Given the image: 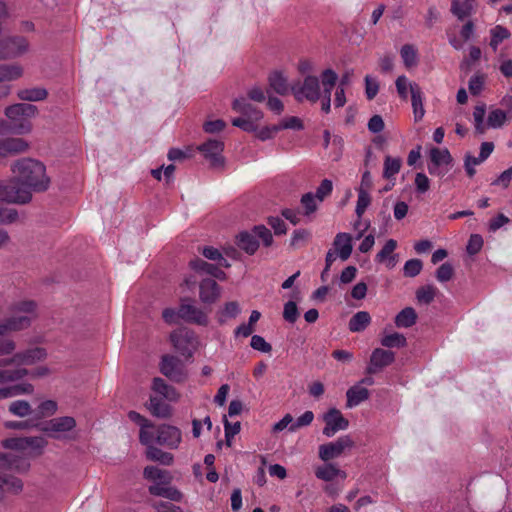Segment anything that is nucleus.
I'll return each instance as SVG.
<instances>
[{
  "label": "nucleus",
  "mask_w": 512,
  "mask_h": 512,
  "mask_svg": "<svg viewBox=\"0 0 512 512\" xmlns=\"http://www.w3.org/2000/svg\"><path fill=\"white\" fill-rule=\"evenodd\" d=\"M28 374V370L19 368L15 370H2L0 369V384L5 382H13L19 380Z\"/></svg>",
  "instance_id": "nucleus-49"
},
{
  "label": "nucleus",
  "mask_w": 512,
  "mask_h": 512,
  "mask_svg": "<svg viewBox=\"0 0 512 512\" xmlns=\"http://www.w3.org/2000/svg\"><path fill=\"white\" fill-rule=\"evenodd\" d=\"M269 88L279 95H286L291 90L287 77L281 71H273L268 76Z\"/></svg>",
  "instance_id": "nucleus-25"
},
{
  "label": "nucleus",
  "mask_w": 512,
  "mask_h": 512,
  "mask_svg": "<svg viewBox=\"0 0 512 512\" xmlns=\"http://www.w3.org/2000/svg\"><path fill=\"white\" fill-rule=\"evenodd\" d=\"M23 74V69L20 65H0V84L6 81H13L20 78Z\"/></svg>",
  "instance_id": "nucleus-39"
},
{
  "label": "nucleus",
  "mask_w": 512,
  "mask_h": 512,
  "mask_svg": "<svg viewBox=\"0 0 512 512\" xmlns=\"http://www.w3.org/2000/svg\"><path fill=\"white\" fill-rule=\"evenodd\" d=\"M12 172L16 179L0 181V196L7 203L26 204L32 199L31 191H46L50 179L45 166L31 158H23L13 163Z\"/></svg>",
  "instance_id": "nucleus-1"
},
{
  "label": "nucleus",
  "mask_w": 512,
  "mask_h": 512,
  "mask_svg": "<svg viewBox=\"0 0 512 512\" xmlns=\"http://www.w3.org/2000/svg\"><path fill=\"white\" fill-rule=\"evenodd\" d=\"M417 313L414 308L406 307L395 317V325L399 328H409L416 323Z\"/></svg>",
  "instance_id": "nucleus-35"
},
{
  "label": "nucleus",
  "mask_w": 512,
  "mask_h": 512,
  "mask_svg": "<svg viewBox=\"0 0 512 512\" xmlns=\"http://www.w3.org/2000/svg\"><path fill=\"white\" fill-rule=\"evenodd\" d=\"M395 360V353L390 350L376 348L370 356V363L367 368L369 374H375L384 367L389 366Z\"/></svg>",
  "instance_id": "nucleus-16"
},
{
  "label": "nucleus",
  "mask_w": 512,
  "mask_h": 512,
  "mask_svg": "<svg viewBox=\"0 0 512 512\" xmlns=\"http://www.w3.org/2000/svg\"><path fill=\"white\" fill-rule=\"evenodd\" d=\"M454 274L453 266L450 263H443L436 271V278L439 282L449 281Z\"/></svg>",
  "instance_id": "nucleus-62"
},
{
  "label": "nucleus",
  "mask_w": 512,
  "mask_h": 512,
  "mask_svg": "<svg viewBox=\"0 0 512 512\" xmlns=\"http://www.w3.org/2000/svg\"><path fill=\"white\" fill-rule=\"evenodd\" d=\"M485 159L481 158V155L479 154L478 157H475L471 155L470 153H466L464 157V168L468 175V177L472 178L476 174L475 166L480 165L482 162H484Z\"/></svg>",
  "instance_id": "nucleus-51"
},
{
  "label": "nucleus",
  "mask_w": 512,
  "mask_h": 512,
  "mask_svg": "<svg viewBox=\"0 0 512 512\" xmlns=\"http://www.w3.org/2000/svg\"><path fill=\"white\" fill-rule=\"evenodd\" d=\"M9 311L11 315L0 323L1 328L17 332L31 325L37 316V304L32 300H21L14 302Z\"/></svg>",
  "instance_id": "nucleus-2"
},
{
  "label": "nucleus",
  "mask_w": 512,
  "mask_h": 512,
  "mask_svg": "<svg viewBox=\"0 0 512 512\" xmlns=\"http://www.w3.org/2000/svg\"><path fill=\"white\" fill-rule=\"evenodd\" d=\"M128 417L140 426L139 441L141 444L154 442V424L136 411H130Z\"/></svg>",
  "instance_id": "nucleus-17"
},
{
  "label": "nucleus",
  "mask_w": 512,
  "mask_h": 512,
  "mask_svg": "<svg viewBox=\"0 0 512 512\" xmlns=\"http://www.w3.org/2000/svg\"><path fill=\"white\" fill-rule=\"evenodd\" d=\"M511 120V117H508V115L504 111H502V109L498 108L490 111L487 119V124L489 127L497 129L501 128L505 123Z\"/></svg>",
  "instance_id": "nucleus-41"
},
{
  "label": "nucleus",
  "mask_w": 512,
  "mask_h": 512,
  "mask_svg": "<svg viewBox=\"0 0 512 512\" xmlns=\"http://www.w3.org/2000/svg\"><path fill=\"white\" fill-rule=\"evenodd\" d=\"M9 412L18 417H25L32 413V408L27 401L17 400L9 405Z\"/></svg>",
  "instance_id": "nucleus-48"
},
{
  "label": "nucleus",
  "mask_w": 512,
  "mask_h": 512,
  "mask_svg": "<svg viewBox=\"0 0 512 512\" xmlns=\"http://www.w3.org/2000/svg\"><path fill=\"white\" fill-rule=\"evenodd\" d=\"M159 369L164 376L176 383H182L188 378L184 362L173 355H163Z\"/></svg>",
  "instance_id": "nucleus-8"
},
{
  "label": "nucleus",
  "mask_w": 512,
  "mask_h": 512,
  "mask_svg": "<svg viewBox=\"0 0 512 512\" xmlns=\"http://www.w3.org/2000/svg\"><path fill=\"white\" fill-rule=\"evenodd\" d=\"M47 96V90L42 87L26 88L17 92V97L19 99L30 102L44 100L47 98Z\"/></svg>",
  "instance_id": "nucleus-37"
},
{
  "label": "nucleus",
  "mask_w": 512,
  "mask_h": 512,
  "mask_svg": "<svg viewBox=\"0 0 512 512\" xmlns=\"http://www.w3.org/2000/svg\"><path fill=\"white\" fill-rule=\"evenodd\" d=\"M181 440L182 434L180 429L172 425L162 424L154 432V441L170 449L177 448Z\"/></svg>",
  "instance_id": "nucleus-12"
},
{
  "label": "nucleus",
  "mask_w": 512,
  "mask_h": 512,
  "mask_svg": "<svg viewBox=\"0 0 512 512\" xmlns=\"http://www.w3.org/2000/svg\"><path fill=\"white\" fill-rule=\"evenodd\" d=\"M299 317V311L294 301H288L284 305L283 318L288 323H295Z\"/></svg>",
  "instance_id": "nucleus-57"
},
{
  "label": "nucleus",
  "mask_w": 512,
  "mask_h": 512,
  "mask_svg": "<svg viewBox=\"0 0 512 512\" xmlns=\"http://www.w3.org/2000/svg\"><path fill=\"white\" fill-rule=\"evenodd\" d=\"M250 345L253 349L261 351L263 353H269L272 350V346L266 342V340L259 335H253L251 338Z\"/></svg>",
  "instance_id": "nucleus-63"
},
{
  "label": "nucleus",
  "mask_w": 512,
  "mask_h": 512,
  "mask_svg": "<svg viewBox=\"0 0 512 512\" xmlns=\"http://www.w3.org/2000/svg\"><path fill=\"white\" fill-rule=\"evenodd\" d=\"M239 312V304L236 301L228 302L220 312L219 322L224 323L228 318H235Z\"/></svg>",
  "instance_id": "nucleus-53"
},
{
  "label": "nucleus",
  "mask_w": 512,
  "mask_h": 512,
  "mask_svg": "<svg viewBox=\"0 0 512 512\" xmlns=\"http://www.w3.org/2000/svg\"><path fill=\"white\" fill-rule=\"evenodd\" d=\"M0 468L17 473H25L29 470L30 463L23 457L0 453Z\"/></svg>",
  "instance_id": "nucleus-18"
},
{
  "label": "nucleus",
  "mask_w": 512,
  "mask_h": 512,
  "mask_svg": "<svg viewBox=\"0 0 512 512\" xmlns=\"http://www.w3.org/2000/svg\"><path fill=\"white\" fill-rule=\"evenodd\" d=\"M325 427L323 434L327 437L334 436L338 431L346 430L349 426V421L344 418L340 410L336 408L329 409L323 416Z\"/></svg>",
  "instance_id": "nucleus-13"
},
{
  "label": "nucleus",
  "mask_w": 512,
  "mask_h": 512,
  "mask_svg": "<svg viewBox=\"0 0 512 512\" xmlns=\"http://www.w3.org/2000/svg\"><path fill=\"white\" fill-rule=\"evenodd\" d=\"M346 397L347 407L352 408L367 400L369 398V391L367 388L356 385L347 390Z\"/></svg>",
  "instance_id": "nucleus-32"
},
{
  "label": "nucleus",
  "mask_w": 512,
  "mask_h": 512,
  "mask_svg": "<svg viewBox=\"0 0 512 512\" xmlns=\"http://www.w3.org/2000/svg\"><path fill=\"white\" fill-rule=\"evenodd\" d=\"M315 476L323 481H332L338 476L341 478H346V473L337 468L335 464L328 463L326 465L317 467L315 470Z\"/></svg>",
  "instance_id": "nucleus-31"
},
{
  "label": "nucleus",
  "mask_w": 512,
  "mask_h": 512,
  "mask_svg": "<svg viewBox=\"0 0 512 512\" xmlns=\"http://www.w3.org/2000/svg\"><path fill=\"white\" fill-rule=\"evenodd\" d=\"M317 197L311 192L301 197V204L304 207V215L309 216L317 210Z\"/></svg>",
  "instance_id": "nucleus-56"
},
{
  "label": "nucleus",
  "mask_w": 512,
  "mask_h": 512,
  "mask_svg": "<svg viewBox=\"0 0 512 512\" xmlns=\"http://www.w3.org/2000/svg\"><path fill=\"white\" fill-rule=\"evenodd\" d=\"M422 267L423 264L420 259H410L404 265V275L406 277H415L421 272Z\"/></svg>",
  "instance_id": "nucleus-58"
},
{
  "label": "nucleus",
  "mask_w": 512,
  "mask_h": 512,
  "mask_svg": "<svg viewBox=\"0 0 512 512\" xmlns=\"http://www.w3.org/2000/svg\"><path fill=\"white\" fill-rule=\"evenodd\" d=\"M485 83V75L484 74H476L472 76L469 80L468 88L472 95L476 96L480 94L483 89Z\"/></svg>",
  "instance_id": "nucleus-59"
},
{
  "label": "nucleus",
  "mask_w": 512,
  "mask_h": 512,
  "mask_svg": "<svg viewBox=\"0 0 512 512\" xmlns=\"http://www.w3.org/2000/svg\"><path fill=\"white\" fill-rule=\"evenodd\" d=\"M23 490V482L15 476L0 474V499L4 493L19 494Z\"/></svg>",
  "instance_id": "nucleus-27"
},
{
  "label": "nucleus",
  "mask_w": 512,
  "mask_h": 512,
  "mask_svg": "<svg viewBox=\"0 0 512 512\" xmlns=\"http://www.w3.org/2000/svg\"><path fill=\"white\" fill-rule=\"evenodd\" d=\"M352 238L347 233H338L334 239L333 245L339 252V257L345 261L352 253Z\"/></svg>",
  "instance_id": "nucleus-29"
},
{
  "label": "nucleus",
  "mask_w": 512,
  "mask_h": 512,
  "mask_svg": "<svg viewBox=\"0 0 512 512\" xmlns=\"http://www.w3.org/2000/svg\"><path fill=\"white\" fill-rule=\"evenodd\" d=\"M152 390L158 397H162L169 402H177L180 398V394L177 390L160 377L153 379Z\"/></svg>",
  "instance_id": "nucleus-23"
},
{
  "label": "nucleus",
  "mask_w": 512,
  "mask_h": 512,
  "mask_svg": "<svg viewBox=\"0 0 512 512\" xmlns=\"http://www.w3.org/2000/svg\"><path fill=\"white\" fill-rule=\"evenodd\" d=\"M381 344H382V346L387 347V348H394V347L401 348V347L406 346L407 340L403 334L392 333V334L384 336L381 339Z\"/></svg>",
  "instance_id": "nucleus-47"
},
{
  "label": "nucleus",
  "mask_w": 512,
  "mask_h": 512,
  "mask_svg": "<svg viewBox=\"0 0 512 512\" xmlns=\"http://www.w3.org/2000/svg\"><path fill=\"white\" fill-rule=\"evenodd\" d=\"M401 159L386 156L384 160L383 177L385 179L393 178L401 168Z\"/></svg>",
  "instance_id": "nucleus-44"
},
{
  "label": "nucleus",
  "mask_w": 512,
  "mask_h": 512,
  "mask_svg": "<svg viewBox=\"0 0 512 512\" xmlns=\"http://www.w3.org/2000/svg\"><path fill=\"white\" fill-rule=\"evenodd\" d=\"M149 492L155 496H161L172 501H180L181 493L172 487H163L160 484H155L149 487Z\"/></svg>",
  "instance_id": "nucleus-40"
},
{
  "label": "nucleus",
  "mask_w": 512,
  "mask_h": 512,
  "mask_svg": "<svg viewBox=\"0 0 512 512\" xmlns=\"http://www.w3.org/2000/svg\"><path fill=\"white\" fill-rule=\"evenodd\" d=\"M321 84L323 86V96L322 98L331 99V92L334 86L337 83L338 75L332 69H325L322 71L321 75Z\"/></svg>",
  "instance_id": "nucleus-34"
},
{
  "label": "nucleus",
  "mask_w": 512,
  "mask_h": 512,
  "mask_svg": "<svg viewBox=\"0 0 512 512\" xmlns=\"http://www.w3.org/2000/svg\"><path fill=\"white\" fill-rule=\"evenodd\" d=\"M252 232L256 239L259 238L262 240L264 246L269 247L272 245V243H273L272 233L264 225L254 226V228L252 229Z\"/></svg>",
  "instance_id": "nucleus-54"
},
{
  "label": "nucleus",
  "mask_w": 512,
  "mask_h": 512,
  "mask_svg": "<svg viewBox=\"0 0 512 512\" xmlns=\"http://www.w3.org/2000/svg\"><path fill=\"white\" fill-rule=\"evenodd\" d=\"M178 314L180 319L185 322L201 326H206L208 324L207 314L192 304L182 302L178 308Z\"/></svg>",
  "instance_id": "nucleus-15"
},
{
  "label": "nucleus",
  "mask_w": 512,
  "mask_h": 512,
  "mask_svg": "<svg viewBox=\"0 0 512 512\" xmlns=\"http://www.w3.org/2000/svg\"><path fill=\"white\" fill-rule=\"evenodd\" d=\"M436 295V288L432 285H426L420 287L416 292V298L418 302L424 304H430Z\"/></svg>",
  "instance_id": "nucleus-50"
},
{
  "label": "nucleus",
  "mask_w": 512,
  "mask_h": 512,
  "mask_svg": "<svg viewBox=\"0 0 512 512\" xmlns=\"http://www.w3.org/2000/svg\"><path fill=\"white\" fill-rule=\"evenodd\" d=\"M491 40L490 47L496 51L499 44L511 36L509 30L501 25L495 26L490 30Z\"/></svg>",
  "instance_id": "nucleus-43"
},
{
  "label": "nucleus",
  "mask_w": 512,
  "mask_h": 512,
  "mask_svg": "<svg viewBox=\"0 0 512 512\" xmlns=\"http://www.w3.org/2000/svg\"><path fill=\"white\" fill-rule=\"evenodd\" d=\"M411 102L415 121H419L424 116V107L422 102V91L417 83L410 84Z\"/></svg>",
  "instance_id": "nucleus-30"
},
{
  "label": "nucleus",
  "mask_w": 512,
  "mask_h": 512,
  "mask_svg": "<svg viewBox=\"0 0 512 512\" xmlns=\"http://www.w3.org/2000/svg\"><path fill=\"white\" fill-rule=\"evenodd\" d=\"M358 192V199L356 203L355 213L358 216V218H361L362 215L365 213L368 206L371 204V196L369 192L364 191H357Z\"/></svg>",
  "instance_id": "nucleus-55"
},
{
  "label": "nucleus",
  "mask_w": 512,
  "mask_h": 512,
  "mask_svg": "<svg viewBox=\"0 0 512 512\" xmlns=\"http://www.w3.org/2000/svg\"><path fill=\"white\" fill-rule=\"evenodd\" d=\"M147 446L146 457L150 461H156L163 465H171L173 463V455L168 452H164L161 449L150 444H144Z\"/></svg>",
  "instance_id": "nucleus-33"
},
{
  "label": "nucleus",
  "mask_w": 512,
  "mask_h": 512,
  "mask_svg": "<svg viewBox=\"0 0 512 512\" xmlns=\"http://www.w3.org/2000/svg\"><path fill=\"white\" fill-rule=\"evenodd\" d=\"M77 423L71 416H62L50 419L40 424V431L56 440L69 439L68 433L71 432Z\"/></svg>",
  "instance_id": "nucleus-6"
},
{
  "label": "nucleus",
  "mask_w": 512,
  "mask_h": 512,
  "mask_svg": "<svg viewBox=\"0 0 512 512\" xmlns=\"http://www.w3.org/2000/svg\"><path fill=\"white\" fill-rule=\"evenodd\" d=\"M205 156L206 159L210 161L212 167L220 168L224 165V158L221 156V153L224 149V143L219 140H208L203 143L198 148Z\"/></svg>",
  "instance_id": "nucleus-14"
},
{
  "label": "nucleus",
  "mask_w": 512,
  "mask_h": 512,
  "mask_svg": "<svg viewBox=\"0 0 512 512\" xmlns=\"http://www.w3.org/2000/svg\"><path fill=\"white\" fill-rule=\"evenodd\" d=\"M28 148V142L22 138H4L0 140V157L24 153Z\"/></svg>",
  "instance_id": "nucleus-20"
},
{
  "label": "nucleus",
  "mask_w": 512,
  "mask_h": 512,
  "mask_svg": "<svg viewBox=\"0 0 512 512\" xmlns=\"http://www.w3.org/2000/svg\"><path fill=\"white\" fill-rule=\"evenodd\" d=\"M405 67L411 68L417 65V50L413 45L405 44L400 51Z\"/></svg>",
  "instance_id": "nucleus-46"
},
{
  "label": "nucleus",
  "mask_w": 512,
  "mask_h": 512,
  "mask_svg": "<svg viewBox=\"0 0 512 512\" xmlns=\"http://www.w3.org/2000/svg\"><path fill=\"white\" fill-rule=\"evenodd\" d=\"M37 107L28 103H18L8 106L5 109V115L11 122L12 134H27L31 131L32 125L29 118L35 117Z\"/></svg>",
  "instance_id": "nucleus-4"
},
{
  "label": "nucleus",
  "mask_w": 512,
  "mask_h": 512,
  "mask_svg": "<svg viewBox=\"0 0 512 512\" xmlns=\"http://www.w3.org/2000/svg\"><path fill=\"white\" fill-rule=\"evenodd\" d=\"M221 295V287L215 280L203 279L199 285V297L204 304L215 303Z\"/></svg>",
  "instance_id": "nucleus-19"
},
{
  "label": "nucleus",
  "mask_w": 512,
  "mask_h": 512,
  "mask_svg": "<svg viewBox=\"0 0 512 512\" xmlns=\"http://www.w3.org/2000/svg\"><path fill=\"white\" fill-rule=\"evenodd\" d=\"M47 444V440L42 436L12 437L2 442L4 448L26 452L30 456H40Z\"/></svg>",
  "instance_id": "nucleus-5"
},
{
  "label": "nucleus",
  "mask_w": 512,
  "mask_h": 512,
  "mask_svg": "<svg viewBox=\"0 0 512 512\" xmlns=\"http://www.w3.org/2000/svg\"><path fill=\"white\" fill-rule=\"evenodd\" d=\"M313 419H314L313 412L306 411L300 417H298L294 423H292L290 425L289 430L294 432L301 427L308 426L312 423Z\"/></svg>",
  "instance_id": "nucleus-61"
},
{
  "label": "nucleus",
  "mask_w": 512,
  "mask_h": 512,
  "mask_svg": "<svg viewBox=\"0 0 512 512\" xmlns=\"http://www.w3.org/2000/svg\"><path fill=\"white\" fill-rule=\"evenodd\" d=\"M170 340L174 346V348L184 357L190 358L192 357L196 345L197 340L196 336L192 331L188 330H180L174 331L170 335Z\"/></svg>",
  "instance_id": "nucleus-11"
},
{
  "label": "nucleus",
  "mask_w": 512,
  "mask_h": 512,
  "mask_svg": "<svg viewBox=\"0 0 512 512\" xmlns=\"http://www.w3.org/2000/svg\"><path fill=\"white\" fill-rule=\"evenodd\" d=\"M237 246L249 255H253L259 248V242L253 232L243 231L236 236Z\"/></svg>",
  "instance_id": "nucleus-26"
},
{
  "label": "nucleus",
  "mask_w": 512,
  "mask_h": 512,
  "mask_svg": "<svg viewBox=\"0 0 512 512\" xmlns=\"http://www.w3.org/2000/svg\"><path fill=\"white\" fill-rule=\"evenodd\" d=\"M396 248V240H387L383 248L377 253L375 261L378 263H385L388 269L394 268L398 262L397 254H394Z\"/></svg>",
  "instance_id": "nucleus-22"
},
{
  "label": "nucleus",
  "mask_w": 512,
  "mask_h": 512,
  "mask_svg": "<svg viewBox=\"0 0 512 512\" xmlns=\"http://www.w3.org/2000/svg\"><path fill=\"white\" fill-rule=\"evenodd\" d=\"M151 414L157 418H169L172 415V408L158 396H151L148 406Z\"/></svg>",
  "instance_id": "nucleus-28"
},
{
  "label": "nucleus",
  "mask_w": 512,
  "mask_h": 512,
  "mask_svg": "<svg viewBox=\"0 0 512 512\" xmlns=\"http://www.w3.org/2000/svg\"><path fill=\"white\" fill-rule=\"evenodd\" d=\"M232 109L241 115L232 119L233 126L248 133L257 131L258 122L263 118V113L257 107L245 98H238L233 101Z\"/></svg>",
  "instance_id": "nucleus-3"
},
{
  "label": "nucleus",
  "mask_w": 512,
  "mask_h": 512,
  "mask_svg": "<svg viewBox=\"0 0 512 512\" xmlns=\"http://www.w3.org/2000/svg\"><path fill=\"white\" fill-rule=\"evenodd\" d=\"M29 42L23 36H11L0 40V59H11L26 53Z\"/></svg>",
  "instance_id": "nucleus-9"
},
{
  "label": "nucleus",
  "mask_w": 512,
  "mask_h": 512,
  "mask_svg": "<svg viewBox=\"0 0 512 512\" xmlns=\"http://www.w3.org/2000/svg\"><path fill=\"white\" fill-rule=\"evenodd\" d=\"M47 353L45 349L40 347H35L32 349H28L23 352H19L14 354L10 358V362H15L17 365H32L38 361H42L46 358Z\"/></svg>",
  "instance_id": "nucleus-21"
},
{
  "label": "nucleus",
  "mask_w": 512,
  "mask_h": 512,
  "mask_svg": "<svg viewBox=\"0 0 512 512\" xmlns=\"http://www.w3.org/2000/svg\"><path fill=\"white\" fill-rule=\"evenodd\" d=\"M370 322V314L366 311H359L350 318L348 327L351 332H361L367 328Z\"/></svg>",
  "instance_id": "nucleus-36"
},
{
  "label": "nucleus",
  "mask_w": 512,
  "mask_h": 512,
  "mask_svg": "<svg viewBox=\"0 0 512 512\" xmlns=\"http://www.w3.org/2000/svg\"><path fill=\"white\" fill-rule=\"evenodd\" d=\"M283 129L301 130L303 129V123L300 118L291 116L283 119L279 124L274 125L275 131H280Z\"/></svg>",
  "instance_id": "nucleus-52"
},
{
  "label": "nucleus",
  "mask_w": 512,
  "mask_h": 512,
  "mask_svg": "<svg viewBox=\"0 0 512 512\" xmlns=\"http://www.w3.org/2000/svg\"><path fill=\"white\" fill-rule=\"evenodd\" d=\"M190 267L196 272L211 275L216 279L225 280L226 273L214 264H210L200 258L190 261Z\"/></svg>",
  "instance_id": "nucleus-24"
},
{
  "label": "nucleus",
  "mask_w": 512,
  "mask_h": 512,
  "mask_svg": "<svg viewBox=\"0 0 512 512\" xmlns=\"http://www.w3.org/2000/svg\"><path fill=\"white\" fill-rule=\"evenodd\" d=\"M512 180V167L503 171L491 184L494 186H501L506 189L509 187Z\"/></svg>",
  "instance_id": "nucleus-64"
},
{
  "label": "nucleus",
  "mask_w": 512,
  "mask_h": 512,
  "mask_svg": "<svg viewBox=\"0 0 512 512\" xmlns=\"http://www.w3.org/2000/svg\"><path fill=\"white\" fill-rule=\"evenodd\" d=\"M291 92L298 102L307 100L316 103L321 97L319 78L308 74L302 82H297L291 86Z\"/></svg>",
  "instance_id": "nucleus-7"
},
{
  "label": "nucleus",
  "mask_w": 512,
  "mask_h": 512,
  "mask_svg": "<svg viewBox=\"0 0 512 512\" xmlns=\"http://www.w3.org/2000/svg\"><path fill=\"white\" fill-rule=\"evenodd\" d=\"M474 0H464L462 3L459 0H453L451 5V13L459 20L470 16L473 11Z\"/></svg>",
  "instance_id": "nucleus-38"
},
{
  "label": "nucleus",
  "mask_w": 512,
  "mask_h": 512,
  "mask_svg": "<svg viewBox=\"0 0 512 512\" xmlns=\"http://www.w3.org/2000/svg\"><path fill=\"white\" fill-rule=\"evenodd\" d=\"M143 475L148 480L160 481L161 483H166L170 480V476L167 471L159 469L155 466H147L144 469Z\"/></svg>",
  "instance_id": "nucleus-45"
},
{
  "label": "nucleus",
  "mask_w": 512,
  "mask_h": 512,
  "mask_svg": "<svg viewBox=\"0 0 512 512\" xmlns=\"http://www.w3.org/2000/svg\"><path fill=\"white\" fill-rule=\"evenodd\" d=\"M354 441L349 435L339 437L336 441L319 446V458L325 462L341 456L346 449H351Z\"/></svg>",
  "instance_id": "nucleus-10"
},
{
  "label": "nucleus",
  "mask_w": 512,
  "mask_h": 512,
  "mask_svg": "<svg viewBox=\"0 0 512 512\" xmlns=\"http://www.w3.org/2000/svg\"><path fill=\"white\" fill-rule=\"evenodd\" d=\"M429 157L431 163L436 165H450L453 161V158L447 148L439 149L434 147L430 150Z\"/></svg>",
  "instance_id": "nucleus-42"
},
{
  "label": "nucleus",
  "mask_w": 512,
  "mask_h": 512,
  "mask_svg": "<svg viewBox=\"0 0 512 512\" xmlns=\"http://www.w3.org/2000/svg\"><path fill=\"white\" fill-rule=\"evenodd\" d=\"M483 247V238L479 234H472L468 240V244L466 247L467 253L469 255H475Z\"/></svg>",
  "instance_id": "nucleus-60"
}]
</instances>
